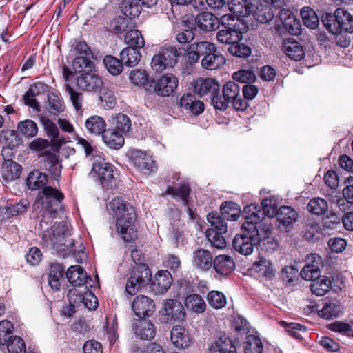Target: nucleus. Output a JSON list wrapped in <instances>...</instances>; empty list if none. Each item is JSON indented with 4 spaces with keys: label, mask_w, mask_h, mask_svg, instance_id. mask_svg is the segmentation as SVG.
I'll return each mask as SVG.
<instances>
[{
    "label": "nucleus",
    "mask_w": 353,
    "mask_h": 353,
    "mask_svg": "<svg viewBox=\"0 0 353 353\" xmlns=\"http://www.w3.org/2000/svg\"><path fill=\"white\" fill-rule=\"evenodd\" d=\"M92 63L83 56L76 57L73 61V68L79 74L76 77L77 87L83 90L96 91L101 89L103 82L98 75L91 72L84 71V68H92Z\"/></svg>",
    "instance_id": "obj_1"
},
{
    "label": "nucleus",
    "mask_w": 353,
    "mask_h": 353,
    "mask_svg": "<svg viewBox=\"0 0 353 353\" xmlns=\"http://www.w3.org/2000/svg\"><path fill=\"white\" fill-rule=\"evenodd\" d=\"M63 194L56 188L47 185L40 191L35 200L36 210L44 211V216L57 213L62 209Z\"/></svg>",
    "instance_id": "obj_2"
},
{
    "label": "nucleus",
    "mask_w": 353,
    "mask_h": 353,
    "mask_svg": "<svg viewBox=\"0 0 353 353\" xmlns=\"http://www.w3.org/2000/svg\"><path fill=\"white\" fill-rule=\"evenodd\" d=\"M221 216L218 212H212L207 216V220L210 228L207 230H213L215 232L226 233L228 230L227 223L225 219L236 221L240 216V211L236 208V204L232 202H225L221 206Z\"/></svg>",
    "instance_id": "obj_3"
},
{
    "label": "nucleus",
    "mask_w": 353,
    "mask_h": 353,
    "mask_svg": "<svg viewBox=\"0 0 353 353\" xmlns=\"http://www.w3.org/2000/svg\"><path fill=\"white\" fill-rule=\"evenodd\" d=\"M321 21L327 30L334 34H339L342 31L353 32V17L343 8L336 9L334 14H323Z\"/></svg>",
    "instance_id": "obj_4"
},
{
    "label": "nucleus",
    "mask_w": 353,
    "mask_h": 353,
    "mask_svg": "<svg viewBox=\"0 0 353 353\" xmlns=\"http://www.w3.org/2000/svg\"><path fill=\"white\" fill-rule=\"evenodd\" d=\"M185 52L183 48L175 46L162 48L154 54L151 61V68L156 72L173 68L177 63L178 58Z\"/></svg>",
    "instance_id": "obj_5"
},
{
    "label": "nucleus",
    "mask_w": 353,
    "mask_h": 353,
    "mask_svg": "<svg viewBox=\"0 0 353 353\" xmlns=\"http://www.w3.org/2000/svg\"><path fill=\"white\" fill-rule=\"evenodd\" d=\"M247 228L241 227L242 233L236 234L232 241L234 249L243 255L251 254L254 245L259 239V230L252 225H246Z\"/></svg>",
    "instance_id": "obj_6"
},
{
    "label": "nucleus",
    "mask_w": 353,
    "mask_h": 353,
    "mask_svg": "<svg viewBox=\"0 0 353 353\" xmlns=\"http://www.w3.org/2000/svg\"><path fill=\"white\" fill-rule=\"evenodd\" d=\"M185 315L182 303L176 299H170L163 303L160 311V321L164 323L181 322L185 320Z\"/></svg>",
    "instance_id": "obj_7"
},
{
    "label": "nucleus",
    "mask_w": 353,
    "mask_h": 353,
    "mask_svg": "<svg viewBox=\"0 0 353 353\" xmlns=\"http://www.w3.org/2000/svg\"><path fill=\"white\" fill-rule=\"evenodd\" d=\"M150 276V270L144 264L140 265L136 270H133L128 278L126 285V292L130 295H134L144 286Z\"/></svg>",
    "instance_id": "obj_8"
},
{
    "label": "nucleus",
    "mask_w": 353,
    "mask_h": 353,
    "mask_svg": "<svg viewBox=\"0 0 353 353\" xmlns=\"http://www.w3.org/2000/svg\"><path fill=\"white\" fill-rule=\"evenodd\" d=\"M90 174L97 178L103 187H108L114 181L113 166L102 158L93 162Z\"/></svg>",
    "instance_id": "obj_9"
},
{
    "label": "nucleus",
    "mask_w": 353,
    "mask_h": 353,
    "mask_svg": "<svg viewBox=\"0 0 353 353\" xmlns=\"http://www.w3.org/2000/svg\"><path fill=\"white\" fill-rule=\"evenodd\" d=\"M128 214H123L117 217L116 227L117 232L121 234L123 241L130 242L136 238L134 228L135 213L134 210H130Z\"/></svg>",
    "instance_id": "obj_10"
},
{
    "label": "nucleus",
    "mask_w": 353,
    "mask_h": 353,
    "mask_svg": "<svg viewBox=\"0 0 353 353\" xmlns=\"http://www.w3.org/2000/svg\"><path fill=\"white\" fill-rule=\"evenodd\" d=\"M177 78L171 74L162 75L157 80L152 81L150 84L154 92L161 97L170 96L177 88Z\"/></svg>",
    "instance_id": "obj_11"
},
{
    "label": "nucleus",
    "mask_w": 353,
    "mask_h": 353,
    "mask_svg": "<svg viewBox=\"0 0 353 353\" xmlns=\"http://www.w3.org/2000/svg\"><path fill=\"white\" fill-rule=\"evenodd\" d=\"M222 92L235 110L243 111L247 108V101L241 98V88L236 82L230 81L225 83Z\"/></svg>",
    "instance_id": "obj_12"
},
{
    "label": "nucleus",
    "mask_w": 353,
    "mask_h": 353,
    "mask_svg": "<svg viewBox=\"0 0 353 353\" xmlns=\"http://www.w3.org/2000/svg\"><path fill=\"white\" fill-rule=\"evenodd\" d=\"M66 276L68 281L74 288L85 286V289L88 290L90 287H92L90 284L91 277L88 276L84 269L79 265L69 267L66 272Z\"/></svg>",
    "instance_id": "obj_13"
},
{
    "label": "nucleus",
    "mask_w": 353,
    "mask_h": 353,
    "mask_svg": "<svg viewBox=\"0 0 353 353\" xmlns=\"http://www.w3.org/2000/svg\"><path fill=\"white\" fill-rule=\"evenodd\" d=\"M157 3V0H123L120 8L125 16L135 17L141 13V6L151 8Z\"/></svg>",
    "instance_id": "obj_14"
},
{
    "label": "nucleus",
    "mask_w": 353,
    "mask_h": 353,
    "mask_svg": "<svg viewBox=\"0 0 353 353\" xmlns=\"http://www.w3.org/2000/svg\"><path fill=\"white\" fill-rule=\"evenodd\" d=\"M308 264L305 265L300 272L301 278L312 281L320 276V267L322 259L318 254H311L307 256Z\"/></svg>",
    "instance_id": "obj_15"
},
{
    "label": "nucleus",
    "mask_w": 353,
    "mask_h": 353,
    "mask_svg": "<svg viewBox=\"0 0 353 353\" xmlns=\"http://www.w3.org/2000/svg\"><path fill=\"white\" fill-rule=\"evenodd\" d=\"M132 307L137 316L144 318L150 316L154 313L155 305L150 298L139 295L134 299Z\"/></svg>",
    "instance_id": "obj_16"
},
{
    "label": "nucleus",
    "mask_w": 353,
    "mask_h": 353,
    "mask_svg": "<svg viewBox=\"0 0 353 353\" xmlns=\"http://www.w3.org/2000/svg\"><path fill=\"white\" fill-rule=\"evenodd\" d=\"M259 227V235L256 243H258L261 248L265 252H272L274 251L278 247V243L274 238L270 236L272 230L270 224L265 223L261 224Z\"/></svg>",
    "instance_id": "obj_17"
},
{
    "label": "nucleus",
    "mask_w": 353,
    "mask_h": 353,
    "mask_svg": "<svg viewBox=\"0 0 353 353\" xmlns=\"http://www.w3.org/2000/svg\"><path fill=\"white\" fill-rule=\"evenodd\" d=\"M243 216L245 221L241 225L243 228H247L246 225H252L259 230L261 224L268 223V220L263 216V213L254 204H250L244 208Z\"/></svg>",
    "instance_id": "obj_18"
},
{
    "label": "nucleus",
    "mask_w": 353,
    "mask_h": 353,
    "mask_svg": "<svg viewBox=\"0 0 353 353\" xmlns=\"http://www.w3.org/2000/svg\"><path fill=\"white\" fill-rule=\"evenodd\" d=\"M134 165L143 173L148 174L155 170L154 161L145 152L136 150L132 152Z\"/></svg>",
    "instance_id": "obj_19"
},
{
    "label": "nucleus",
    "mask_w": 353,
    "mask_h": 353,
    "mask_svg": "<svg viewBox=\"0 0 353 353\" xmlns=\"http://www.w3.org/2000/svg\"><path fill=\"white\" fill-rule=\"evenodd\" d=\"M257 0H228V7L230 11L239 17H245L251 14Z\"/></svg>",
    "instance_id": "obj_20"
},
{
    "label": "nucleus",
    "mask_w": 353,
    "mask_h": 353,
    "mask_svg": "<svg viewBox=\"0 0 353 353\" xmlns=\"http://www.w3.org/2000/svg\"><path fill=\"white\" fill-rule=\"evenodd\" d=\"M279 228L285 232L290 231L297 219L296 212L290 206H282L276 215Z\"/></svg>",
    "instance_id": "obj_21"
},
{
    "label": "nucleus",
    "mask_w": 353,
    "mask_h": 353,
    "mask_svg": "<svg viewBox=\"0 0 353 353\" xmlns=\"http://www.w3.org/2000/svg\"><path fill=\"white\" fill-rule=\"evenodd\" d=\"M220 85L217 81L211 78H199L193 84L194 92L200 97L208 94L211 95L216 92H219Z\"/></svg>",
    "instance_id": "obj_22"
},
{
    "label": "nucleus",
    "mask_w": 353,
    "mask_h": 353,
    "mask_svg": "<svg viewBox=\"0 0 353 353\" xmlns=\"http://www.w3.org/2000/svg\"><path fill=\"white\" fill-rule=\"evenodd\" d=\"M209 353H236V350L232 340L224 334L212 342Z\"/></svg>",
    "instance_id": "obj_23"
},
{
    "label": "nucleus",
    "mask_w": 353,
    "mask_h": 353,
    "mask_svg": "<svg viewBox=\"0 0 353 353\" xmlns=\"http://www.w3.org/2000/svg\"><path fill=\"white\" fill-rule=\"evenodd\" d=\"M69 225L66 223H55L50 230H46L43 234V239L50 245L57 243V239L70 234Z\"/></svg>",
    "instance_id": "obj_24"
},
{
    "label": "nucleus",
    "mask_w": 353,
    "mask_h": 353,
    "mask_svg": "<svg viewBox=\"0 0 353 353\" xmlns=\"http://www.w3.org/2000/svg\"><path fill=\"white\" fill-rule=\"evenodd\" d=\"M195 26L201 30L213 31L219 26L218 18L213 14L204 12L197 14L194 19Z\"/></svg>",
    "instance_id": "obj_25"
},
{
    "label": "nucleus",
    "mask_w": 353,
    "mask_h": 353,
    "mask_svg": "<svg viewBox=\"0 0 353 353\" xmlns=\"http://www.w3.org/2000/svg\"><path fill=\"white\" fill-rule=\"evenodd\" d=\"M180 105L194 115H199L204 110L203 103L196 99L195 96L190 93L184 94L181 97Z\"/></svg>",
    "instance_id": "obj_26"
},
{
    "label": "nucleus",
    "mask_w": 353,
    "mask_h": 353,
    "mask_svg": "<svg viewBox=\"0 0 353 353\" xmlns=\"http://www.w3.org/2000/svg\"><path fill=\"white\" fill-rule=\"evenodd\" d=\"M170 339L172 343L179 348H185L190 344L188 332L180 325L172 327L170 332Z\"/></svg>",
    "instance_id": "obj_27"
},
{
    "label": "nucleus",
    "mask_w": 353,
    "mask_h": 353,
    "mask_svg": "<svg viewBox=\"0 0 353 353\" xmlns=\"http://www.w3.org/2000/svg\"><path fill=\"white\" fill-rule=\"evenodd\" d=\"M283 50L288 57L295 61L301 60L304 55L302 46L292 38L283 41Z\"/></svg>",
    "instance_id": "obj_28"
},
{
    "label": "nucleus",
    "mask_w": 353,
    "mask_h": 353,
    "mask_svg": "<svg viewBox=\"0 0 353 353\" xmlns=\"http://www.w3.org/2000/svg\"><path fill=\"white\" fill-rule=\"evenodd\" d=\"M172 283V276L168 270L159 271L155 275L153 285L158 293H164L168 291Z\"/></svg>",
    "instance_id": "obj_29"
},
{
    "label": "nucleus",
    "mask_w": 353,
    "mask_h": 353,
    "mask_svg": "<svg viewBox=\"0 0 353 353\" xmlns=\"http://www.w3.org/2000/svg\"><path fill=\"white\" fill-rule=\"evenodd\" d=\"M214 268L221 275H228L234 269L235 264L231 256H217L213 261Z\"/></svg>",
    "instance_id": "obj_30"
},
{
    "label": "nucleus",
    "mask_w": 353,
    "mask_h": 353,
    "mask_svg": "<svg viewBox=\"0 0 353 353\" xmlns=\"http://www.w3.org/2000/svg\"><path fill=\"white\" fill-rule=\"evenodd\" d=\"M85 127L88 133L99 136L103 134L106 130V123L101 117L92 115L86 119Z\"/></svg>",
    "instance_id": "obj_31"
},
{
    "label": "nucleus",
    "mask_w": 353,
    "mask_h": 353,
    "mask_svg": "<svg viewBox=\"0 0 353 353\" xmlns=\"http://www.w3.org/2000/svg\"><path fill=\"white\" fill-rule=\"evenodd\" d=\"M63 273L64 269L62 265L58 263L51 265L48 275V283L52 290L55 291L60 290L64 280Z\"/></svg>",
    "instance_id": "obj_32"
},
{
    "label": "nucleus",
    "mask_w": 353,
    "mask_h": 353,
    "mask_svg": "<svg viewBox=\"0 0 353 353\" xmlns=\"http://www.w3.org/2000/svg\"><path fill=\"white\" fill-rule=\"evenodd\" d=\"M134 331L136 336L142 340H151L156 334L155 326L149 321H139Z\"/></svg>",
    "instance_id": "obj_33"
},
{
    "label": "nucleus",
    "mask_w": 353,
    "mask_h": 353,
    "mask_svg": "<svg viewBox=\"0 0 353 353\" xmlns=\"http://www.w3.org/2000/svg\"><path fill=\"white\" fill-rule=\"evenodd\" d=\"M254 10L252 12L256 20L261 23H266L270 21L274 17L273 11L270 6L260 3L259 0L254 3Z\"/></svg>",
    "instance_id": "obj_34"
},
{
    "label": "nucleus",
    "mask_w": 353,
    "mask_h": 353,
    "mask_svg": "<svg viewBox=\"0 0 353 353\" xmlns=\"http://www.w3.org/2000/svg\"><path fill=\"white\" fill-rule=\"evenodd\" d=\"M212 261V256L207 250L199 249L194 252L193 264L203 270H209Z\"/></svg>",
    "instance_id": "obj_35"
},
{
    "label": "nucleus",
    "mask_w": 353,
    "mask_h": 353,
    "mask_svg": "<svg viewBox=\"0 0 353 353\" xmlns=\"http://www.w3.org/2000/svg\"><path fill=\"white\" fill-rule=\"evenodd\" d=\"M21 166L14 161H6L2 165L1 175L6 182H10L19 178Z\"/></svg>",
    "instance_id": "obj_36"
},
{
    "label": "nucleus",
    "mask_w": 353,
    "mask_h": 353,
    "mask_svg": "<svg viewBox=\"0 0 353 353\" xmlns=\"http://www.w3.org/2000/svg\"><path fill=\"white\" fill-rule=\"evenodd\" d=\"M104 143L110 148L119 149L124 144L122 133L115 129H108L103 134Z\"/></svg>",
    "instance_id": "obj_37"
},
{
    "label": "nucleus",
    "mask_w": 353,
    "mask_h": 353,
    "mask_svg": "<svg viewBox=\"0 0 353 353\" xmlns=\"http://www.w3.org/2000/svg\"><path fill=\"white\" fill-rule=\"evenodd\" d=\"M216 38L219 42L230 46L234 43L239 42L241 33L234 28L225 27L217 32Z\"/></svg>",
    "instance_id": "obj_38"
},
{
    "label": "nucleus",
    "mask_w": 353,
    "mask_h": 353,
    "mask_svg": "<svg viewBox=\"0 0 353 353\" xmlns=\"http://www.w3.org/2000/svg\"><path fill=\"white\" fill-rule=\"evenodd\" d=\"M253 268L255 272L268 279H272L275 276V268L273 263L266 259L260 258L256 261Z\"/></svg>",
    "instance_id": "obj_39"
},
{
    "label": "nucleus",
    "mask_w": 353,
    "mask_h": 353,
    "mask_svg": "<svg viewBox=\"0 0 353 353\" xmlns=\"http://www.w3.org/2000/svg\"><path fill=\"white\" fill-rule=\"evenodd\" d=\"M47 181L48 178L46 174L39 170H33L28 176L26 184L29 189L36 190L46 187Z\"/></svg>",
    "instance_id": "obj_40"
},
{
    "label": "nucleus",
    "mask_w": 353,
    "mask_h": 353,
    "mask_svg": "<svg viewBox=\"0 0 353 353\" xmlns=\"http://www.w3.org/2000/svg\"><path fill=\"white\" fill-rule=\"evenodd\" d=\"M139 48L128 46L124 48L120 53V59L127 66L137 65L141 59Z\"/></svg>",
    "instance_id": "obj_41"
},
{
    "label": "nucleus",
    "mask_w": 353,
    "mask_h": 353,
    "mask_svg": "<svg viewBox=\"0 0 353 353\" xmlns=\"http://www.w3.org/2000/svg\"><path fill=\"white\" fill-rule=\"evenodd\" d=\"M186 307L196 314H202L206 309V304L203 298L196 294H190L185 297Z\"/></svg>",
    "instance_id": "obj_42"
},
{
    "label": "nucleus",
    "mask_w": 353,
    "mask_h": 353,
    "mask_svg": "<svg viewBox=\"0 0 353 353\" xmlns=\"http://www.w3.org/2000/svg\"><path fill=\"white\" fill-rule=\"evenodd\" d=\"M310 285V289L313 294L316 296L325 295L330 289L332 282L325 276H319L314 279Z\"/></svg>",
    "instance_id": "obj_43"
},
{
    "label": "nucleus",
    "mask_w": 353,
    "mask_h": 353,
    "mask_svg": "<svg viewBox=\"0 0 353 353\" xmlns=\"http://www.w3.org/2000/svg\"><path fill=\"white\" fill-rule=\"evenodd\" d=\"M225 63V59L219 52L210 54L207 57H203L201 59V65L203 68L207 70H216L219 68Z\"/></svg>",
    "instance_id": "obj_44"
},
{
    "label": "nucleus",
    "mask_w": 353,
    "mask_h": 353,
    "mask_svg": "<svg viewBox=\"0 0 353 353\" xmlns=\"http://www.w3.org/2000/svg\"><path fill=\"white\" fill-rule=\"evenodd\" d=\"M109 208L116 217L128 214L130 212V210H134L130 204H128L120 197L114 198L110 202Z\"/></svg>",
    "instance_id": "obj_45"
},
{
    "label": "nucleus",
    "mask_w": 353,
    "mask_h": 353,
    "mask_svg": "<svg viewBox=\"0 0 353 353\" xmlns=\"http://www.w3.org/2000/svg\"><path fill=\"white\" fill-rule=\"evenodd\" d=\"M245 353H263V344L260 338L254 335H248L244 342Z\"/></svg>",
    "instance_id": "obj_46"
},
{
    "label": "nucleus",
    "mask_w": 353,
    "mask_h": 353,
    "mask_svg": "<svg viewBox=\"0 0 353 353\" xmlns=\"http://www.w3.org/2000/svg\"><path fill=\"white\" fill-rule=\"evenodd\" d=\"M301 16L303 23L310 29H315L319 23V17L315 11L310 7H303L301 10Z\"/></svg>",
    "instance_id": "obj_47"
},
{
    "label": "nucleus",
    "mask_w": 353,
    "mask_h": 353,
    "mask_svg": "<svg viewBox=\"0 0 353 353\" xmlns=\"http://www.w3.org/2000/svg\"><path fill=\"white\" fill-rule=\"evenodd\" d=\"M206 299L210 306L216 310L223 308L227 303L225 296L220 291L212 290L209 292Z\"/></svg>",
    "instance_id": "obj_48"
},
{
    "label": "nucleus",
    "mask_w": 353,
    "mask_h": 353,
    "mask_svg": "<svg viewBox=\"0 0 353 353\" xmlns=\"http://www.w3.org/2000/svg\"><path fill=\"white\" fill-rule=\"evenodd\" d=\"M65 92L69 95L70 101L76 111H81L83 104V94L77 91L69 83L65 85Z\"/></svg>",
    "instance_id": "obj_49"
},
{
    "label": "nucleus",
    "mask_w": 353,
    "mask_h": 353,
    "mask_svg": "<svg viewBox=\"0 0 353 353\" xmlns=\"http://www.w3.org/2000/svg\"><path fill=\"white\" fill-rule=\"evenodd\" d=\"M279 17L283 26L286 28H289L292 34H296L299 33L300 30L298 28H296V31H294L293 27L298 26L299 23L296 21L295 17L290 10L288 9L281 10L279 12Z\"/></svg>",
    "instance_id": "obj_50"
},
{
    "label": "nucleus",
    "mask_w": 353,
    "mask_h": 353,
    "mask_svg": "<svg viewBox=\"0 0 353 353\" xmlns=\"http://www.w3.org/2000/svg\"><path fill=\"white\" fill-rule=\"evenodd\" d=\"M17 130L21 134L28 138L35 137L38 132L37 123L30 119L19 122L17 125Z\"/></svg>",
    "instance_id": "obj_51"
},
{
    "label": "nucleus",
    "mask_w": 353,
    "mask_h": 353,
    "mask_svg": "<svg viewBox=\"0 0 353 353\" xmlns=\"http://www.w3.org/2000/svg\"><path fill=\"white\" fill-rule=\"evenodd\" d=\"M77 144L83 150L85 156L90 160L95 161L96 159L101 160V156L97 149L92 146L90 142L83 138H79L77 140Z\"/></svg>",
    "instance_id": "obj_52"
},
{
    "label": "nucleus",
    "mask_w": 353,
    "mask_h": 353,
    "mask_svg": "<svg viewBox=\"0 0 353 353\" xmlns=\"http://www.w3.org/2000/svg\"><path fill=\"white\" fill-rule=\"evenodd\" d=\"M43 167L51 174L58 176L61 172V166L57 157L53 154H48L42 157Z\"/></svg>",
    "instance_id": "obj_53"
},
{
    "label": "nucleus",
    "mask_w": 353,
    "mask_h": 353,
    "mask_svg": "<svg viewBox=\"0 0 353 353\" xmlns=\"http://www.w3.org/2000/svg\"><path fill=\"white\" fill-rule=\"evenodd\" d=\"M43 87L44 84L41 83L32 85L23 96L25 103L33 109H37L39 104L35 99V96L39 94L40 90L43 89Z\"/></svg>",
    "instance_id": "obj_54"
},
{
    "label": "nucleus",
    "mask_w": 353,
    "mask_h": 353,
    "mask_svg": "<svg viewBox=\"0 0 353 353\" xmlns=\"http://www.w3.org/2000/svg\"><path fill=\"white\" fill-rule=\"evenodd\" d=\"M261 206L263 209V216L265 215L268 218H273L277 215L278 203L277 201L274 197L265 198L261 202Z\"/></svg>",
    "instance_id": "obj_55"
},
{
    "label": "nucleus",
    "mask_w": 353,
    "mask_h": 353,
    "mask_svg": "<svg viewBox=\"0 0 353 353\" xmlns=\"http://www.w3.org/2000/svg\"><path fill=\"white\" fill-rule=\"evenodd\" d=\"M190 188L188 185H181L178 188L169 187L165 193L172 195L175 199H179L184 204L188 201Z\"/></svg>",
    "instance_id": "obj_56"
},
{
    "label": "nucleus",
    "mask_w": 353,
    "mask_h": 353,
    "mask_svg": "<svg viewBox=\"0 0 353 353\" xmlns=\"http://www.w3.org/2000/svg\"><path fill=\"white\" fill-rule=\"evenodd\" d=\"M191 48L197 50V52L203 57L219 52L215 44L208 41L193 43L191 44Z\"/></svg>",
    "instance_id": "obj_57"
},
{
    "label": "nucleus",
    "mask_w": 353,
    "mask_h": 353,
    "mask_svg": "<svg viewBox=\"0 0 353 353\" xmlns=\"http://www.w3.org/2000/svg\"><path fill=\"white\" fill-rule=\"evenodd\" d=\"M125 41L129 46L141 48L145 45V41L141 33L137 30H131L125 35Z\"/></svg>",
    "instance_id": "obj_58"
},
{
    "label": "nucleus",
    "mask_w": 353,
    "mask_h": 353,
    "mask_svg": "<svg viewBox=\"0 0 353 353\" xmlns=\"http://www.w3.org/2000/svg\"><path fill=\"white\" fill-rule=\"evenodd\" d=\"M103 63L108 71L112 75H118L122 72L123 64L121 60H119L112 56H105Z\"/></svg>",
    "instance_id": "obj_59"
},
{
    "label": "nucleus",
    "mask_w": 353,
    "mask_h": 353,
    "mask_svg": "<svg viewBox=\"0 0 353 353\" xmlns=\"http://www.w3.org/2000/svg\"><path fill=\"white\" fill-rule=\"evenodd\" d=\"M328 206L325 199L320 197L312 199L307 205L308 210L316 215H321L327 210Z\"/></svg>",
    "instance_id": "obj_60"
},
{
    "label": "nucleus",
    "mask_w": 353,
    "mask_h": 353,
    "mask_svg": "<svg viewBox=\"0 0 353 353\" xmlns=\"http://www.w3.org/2000/svg\"><path fill=\"white\" fill-rule=\"evenodd\" d=\"M130 81L136 86H143L148 81V75L145 70L134 69L129 73Z\"/></svg>",
    "instance_id": "obj_61"
},
{
    "label": "nucleus",
    "mask_w": 353,
    "mask_h": 353,
    "mask_svg": "<svg viewBox=\"0 0 353 353\" xmlns=\"http://www.w3.org/2000/svg\"><path fill=\"white\" fill-rule=\"evenodd\" d=\"M99 90L100 99L103 108L108 110L114 108L116 104V97L113 92L103 88Z\"/></svg>",
    "instance_id": "obj_62"
},
{
    "label": "nucleus",
    "mask_w": 353,
    "mask_h": 353,
    "mask_svg": "<svg viewBox=\"0 0 353 353\" xmlns=\"http://www.w3.org/2000/svg\"><path fill=\"white\" fill-rule=\"evenodd\" d=\"M114 125L115 130L122 134L128 132L131 128V121L129 117L123 114H119L114 117Z\"/></svg>",
    "instance_id": "obj_63"
},
{
    "label": "nucleus",
    "mask_w": 353,
    "mask_h": 353,
    "mask_svg": "<svg viewBox=\"0 0 353 353\" xmlns=\"http://www.w3.org/2000/svg\"><path fill=\"white\" fill-rule=\"evenodd\" d=\"M9 353H26V345L23 340L19 336H14L10 339L7 345Z\"/></svg>",
    "instance_id": "obj_64"
}]
</instances>
